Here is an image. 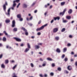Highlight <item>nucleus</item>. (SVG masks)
I'll return each instance as SVG.
<instances>
[{
	"instance_id": "1",
	"label": "nucleus",
	"mask_w": 77,
	"mask_h": 77,
	"mask_svg": "<svg viewBox=\"0 0 77 77\" xmlns=\"http://www.w3.org/2000/svg\"><path fill=\"white\" fill-rule=\"evenodd\" d=\"M48 26V24L47 23L44 26H42V27L39 28H37L36 29L37 31H39V30H42V29L44 28L45 27H46V26Z\"/></svg>"
},
{
	"instance_id": "2",
	"label": "nucleus",
	"mask_w": 77,
	"mask_h": 77,
	"mask_svg": "<svg viewBox=\"0 0 77 77\" xmlns=\"http://www.w3.org/2000/svg\"><path fill=\"white\" fill-rule=\"evenodd\" d=\"M27 46L28 48H26L25 50L24 51V52L25 53H27L28 51H29L30 48H31L30 46V44L29 43H27Z\"/></svg>"
},
{
	"instance_id": "3",
	"label": "nucleus",
	"mask_w": 77,
	"mask_h": 77,
	"mask_svg": "<svg viewBox=\"0 0 77 77\" xmlns=\"http://www.w3.org/2000/svg\"><path fill=\"white\" fill-rule=\"evenodd\" d=\"M8 2H5V4H4L3 7V9L4 10V11L6 12V6H8Z\"/></svg>"
},
{
	"instance_id": "4",
	"label": "nucleus",
	"mask_w": 77,
	"mask_h": 77,
	"mask_svg": "<svg viewBox=\"0 0 77 77\" xmlns=\"http://www.w3.org/2000/svg\"><path fill=\"white\" fill-rule=\"evenodd\" d=\"M21 29L23 30L24 32H25V35H26V36H28L29 35V33H28V32L27 31V30L25 29L24 27H22L21 28Z\"/></svg>"
},
{
	"instance_id": "5",
	"label": "nucleus",
	"mask_w": 77,
	"mask_h": 77,
	"mask_svg": "<svg viewBox=\"0 0 77 77\" xmlns=\"http://www.w3.org/2000/svg\"><path fill=\"white\" fill-rule=\"evenodd\" d=\"M66 8H65L62 12H61L60 13L59 15H62V16H63V15L65 14V12H66Z\"/></svg>"
},
{
	"instance_id": "6",
	"label": "nucleus",
	"mask_w": 77,
	"mask_h": 77,
	"mask_svg": "<svg viewBox=\"0 0 77 77\" xmlns=\"http://www.w3.org/2000/svg\"><path fill=\"white\" fill-rule=\"evenodd\" d=\"M14 39H15V40H16V41L17 42H21V39L20 38H17V37H14Z\"/></svg>"
},
{
	"instance_id": "7",
	"label": "nucleus",
	"mask_w": 77,
	"mask_h": 77,
	"mask_svg": "<svg viewBox=\"0 0 77 77\" xmlns=\"http://www.w3.org/2000/svg\"><path fill=\"white\" fill-rule=\"evenodd\" d=\"M11 27H15V21L14 20L12 21Z\"/></svg>"
},
{
	"instance_id": "8",
	"label": "nucleus",
	"mask_w": 77,
	"mask_h": 77,
	"mask_svg": "<svg viewBox=\"0 0 77 77\" xmlns=\"http://www.w3.org/2000/svg\"><path fill=\"white\" fill-rule=\"evenodd\" d=\"M58 30L59 29H58V28H56L53 29V32L54 33H56L57 32Z\"/></svg>"
},
{
	"instance_id": "9",
	"label": "nucleus",
	"mask_w": 77,
	"mask_h": 77,
	"mask_svg": "<svg viewBox=\"0 0 77 77\" xmlns=\"http://www.w3.org/2000/svg\"><path fill=\"white\" fill-rule=\"evenodd\" d=\"M11 11V8H9L8 11V13H6V14L7 15H8L9 17L10 16V12Z\"/></svg>"
},
{
	"instance_id": "10",
	"label": "nucleus",
	"mask_w": 77,
	"mask_h": 77,
	"mask_svg": "<svg viewBox=\"0 0 77 77\" xmlns=\"http://www.w3.org/2000/svg\"><path fill=\"white\" fill-rule=\"evenodd\" d=\"M35 49H39L40 48V46L38 45H35L34 47Z\"/></svg>"
},
{
	"instance_id": "11",
	"label": "nucleus",
	"mask_w": 77,
	"mask_h": 77,
	"mask_svg": "<svg viewBox=\"0 0 77 77\" xmlns=\"http://www.w3.org/2000/svg\"><path fill=\"white\" fill-rule=\"evenodd\" d=\"M54 20H60V17H54Z\"/></svg>"
},
{
	"instance_id": "12",
	"label": "nucleus",
	"mask_w": 77,
	"mask_h": 77,
	"mask_svg": "<svg viewBox=\"0 0 77 77\" xmlns=\"http://www.w3.org/2000/svg\"><path fill=\"white\" fill-rule=\"evenodd\" d=\"M72 9H69L68 11V13L69 14H72Z\"/></svg>"
},
{
	"instance_id": "13",
	"label": "nucleus",
	"mask_w": 77,
	"mask_h": 77,
	"mask_svg": "<svg viewBox=\"0 0 77 77\" xmlns=\"http://www.w3.org/2000/svg\"><path fill=\"white\" fill-rule=\"evenodd\" d=\"M67 69L69 70V71H71L72 68H71V66H68Z\"/></svg>"
},
{
	"instance_id": "14",
	"label": "nucleus",
	"mask_w": 77,
	"mask_h": 77,
	"mask_svg": "<svg viewBox=\"0 0 77 77\" xmlns=\"http://www.w3.org/2000/svg\"><path fill=\"white\" fill-rule=\"evenodd\" d=\"M56 51L57 53H60V50L59 48H57Z\"/></svg>"
},
{
	"instance_id": "15",
	"label": "nucleus",
	"mask_w": 77,
	"mask_h": 77,
	"mask_svg": "<svg viewBox=\"0 0 77 77\" xmlns=\"http://www.w3.org/2000/svg\"><path fill=\"white\" fill-rule=\"evenodd\" d=\"M12 76V77H17V75L16 74H15V73H14L13 74Z\"/></svg>"
},
{
	"instance_id": "16",
	"label": "nucleus",
	"mask_w": 77,
	"mask_h": 77,
	"mask_svg": "<svg viewBox=\"0 0 77 77\" xmlns=\"http://www.w3.org/2000/svg\"><path fill=\"white\" fill-rule=\"evenodd\" d=\"M10 21L9 19L6 20H5V23H10Z\"/></svg>"
},
{
	"instance_id": "17",
	"label": "nucleus",
	"mask_w": 77,
	"mask_h": 77,
	"mask_svg": "<svg viewBox=\"0 0 77 77\" xmlns=\"http://www.w3.org/2000/svg\"><path fill=\"white\" fill-rule=\"evenodd\" d=\"M3 33L6 36H8V33L7 32H6V31H4L3 32Z\"/></svg>"
},
{
	"instance_id": "18",
	"label": "nucleus",
	"mask_w": 77,
	"mask_h": 77,
	"mask_svg": "<svg viewBox=\"0 0 77 77\" xmlns=\"http://www.w3.org/2000/svg\"><path fill=\"white\" fill-rule=\"evenodd\" d=\"M66 18L67 20H70L71 18V17L70 16H67L66 17Z\"/></svg>"
},
{
	"instance_id": "19",
	"label": "nucleus",
	"mask_w": 77,
	"mask_h": 77,
	"mask_svg": "<svg viewBox=\"0 0 77 77\" xmlns=\"http://www.w3.org/2000/svg\"><path fill=\"white\" fill-rule=\"evenodd\" d=\"M23 8H27V5H26L25 4H24L23 5Z\"/></svg>"
},
{
	"instance_id": "20",
	"label": "nucleus",
	"mask_w": 77,
	"mask_h": 77,
	"mask_svg": "<svg viewBox=\"0 0 77 77\" xmlns=\"http://www.w3.org/2000/svg\"><path fill=\"white\" fill-rule=\"evenodd\" d=\"M17 28H14L13 29V32H17Z\"/></svg>"
},
{
	"instance_id": "21",
	"label": "nucleus",
	"mask_w": 77,
	"mask_h": 77,
	"mask_svg": "<svg viewBox=\"0 0 77 77\" xmlns=\"http://www.w3.org/2000/svg\"><path fill=\"white\" fill-rule=\"evenodd\" d=\"M17 17L18 18H21V14H19L17 15Z\"/></svg>"
},
{
	"instance_id": "22",
	"label": "nucleus",
	"mask_w": 77,
	"mask_h": 77,
	"mask_svg": "<svg viewBox=\"0 0 77 77\" xmlns=\"http://www.w3.org/2000/svg\"><path fill=\"white\" fill-rule=\"evenodd\" d=\"M9 63V60H6L5 61V63L7 64Z\"/></svg>"
},
{
	"instance_id": "23",
	"label": "nucleus",
	"mask_w": 77,
	"mask_h": 77,
	"mask_svg": "<svg viewBox=\"0 0 77 77\" xmlns=\"http://www.w3.org/2000/svg\"><path fill=\"white\" fill-rule=\"evenodd\" d=\"M66 50H67V48H64L63 49V52H66Z\"/></svg>"
},
{
	"instance_id": "24",
	"label": "nucleus",
	"mask_w": 77,
	"mask_h": 77,
	"mask_svg": "<svg viewBox=\"0 0 77 77\" xmlns=\"http://www.w3.org/2000/svg\"><path fill=\"white\" fill-rule=\"evenodd\" d=\"M62 20L63 23H67L68 22L66 20H64L63 18H62Z\"/></svg>"
},
{
	"instance_id": "25",
	"label": "nucleus",
	"mask_w": 77,
	"mask_h": 77,
	"mask_svg": "<svg viewBox=\"0 0 77 77\" xmlns=\"http://www.w3.org/2000/svg\"><path fill=\"white\" fill-rule=\"evenodd\" d=\"M17 65H15V66L13 67L12 68L13 69V70L15 69L16 68H17Z\"/></svg>"
},
{
	"instance_id": "26",
	"label": "nucleus",
	"mask_w": 77,
	"mask_h": 77,
	"mask_svg": "<svg viewBox=\"0 0 77 77\" xmlns=\"http://www.w3.org/2000/svg\"><path fill=\"white\" fill-rule=\"evenodd\" d=\"M16 5L17 4H16V3H15V1H14L13 4V7H15V6H16Z\"/></svg>"
},
{
	"instance_id": "27",
	"label": "nucleus",
	"mask_w": 77,
	"mask_h": 77,
	"mask_svg": "<svg viewBox=\"0 0 77 77\" xmlns=\"http://www.w3.org/2000/svg\"><path fill=\"white\" fill-rule=\"evenodd\" d=\"M65 4V2H62L61 3V6H63Z\"/></svg>"
},
{
	"instance_id": "28",
	"label": "nucleus",
	"mask_w": 77,
	"mask_h": 77,
	"mask_svg": "<svg viewBox=\"0 0 77 77\" xmlns=\"http://www.w3.org/2000/svg\"><path fill=\"white\" fill-rule=\"evenodd\" d=\"M2 40H3V41H6V38L5 37H3Z\"/></svg>"
},
{
	"instance_id": "29",
	"label": "nucleus",
	"mask_w": 77,
	"mask_h": 77,
	"mask_svg": "<svg viewBox=\"0 0 77 77\" xmlns=\"http://www.w3.org/2000/svg\"><path fill=\"white\" fill-rule=\"evenodd\" d=\"M55 39L57 41H58L59 39V37H56L55 38Z\"/></svg>"
},
{
	"instance_id": "30",
	"label": "nucleus",
	"mask_w": 77,
	"mask_h": 77,
	"mask_svg": "<svg viewBox=\"0 0 77 77\" xmlns=\"http://www.w3.org/2000/svg\"><path fill=\"white\" fill-rule=\"evenodd\" d=\"M47 59L48 60H50V61H52V60H53V59L50 58H47Z\"/></svg>"
},
{
	"instance_id": "31",
	"label": "nucleus",
	"mask_w": 77,
	"mask_h": 77,
	"mask_svg": "<svg viewBox=\"0 0 77 77\" xmlns=\"http://www.w3.org/2000/svg\"><path fill=\"white\" fill-rule=\"evenodd\" d=\"M65 28H63L61 30L62 32H65Z\"/></svg>"
},
{
	"instance_id": "32",
	"label": "nucleus",
	"mask_w": 77,
	"mask_h": 77,
	"mask_svg": "<svg viewBox=\"0 0 77 77\" xmlns=\"http://www.w3.org/2000/svg\"><path fill=\"white\" fill-rule=\"evenodd\" d=\"M1 67L2 68H5V65H4V64H2Z\"/></svg>"
},
{
	"instance_id": "33",
	"label": "nucleus",
	"mask_w": 77,
	"mask_h": 77,
	"mask_svg": "<svg viewBox=\"0 0 77 77\" xmlns=\"http://www.w3.org/2000/svg\"><path fill=\"white\" fill-rule=\"evenodd\" d=\"M61 69L60 68V67H58L57 68V70H58V71H61Z\"/></svg>"
},
{
	"instance_id": "34",
	"label": "nucleus",
	"mask_w": 77,
	"mask_h": 77,
	"mask_svg": "<svg viewBox=\"0 0 77 77\" xmlns=\"http://www.w3.org/2000/svg\"><path fill=\"white\" fill-rule=\"evenodd\" d=\"M65 55L64 54H63L61 57V58H62V59H63V58L65 57Z\"/></svg>"
},
{
	"instance_id": "35",
	"label": "nucleus",
	"mask_w": 77,
	"mask_h": 77,
	"mask_svg": "<svg viewBox=\"0 0 77 77\" xmlns=\"http://www.w3.org/2000/svg\"><path fill=\"white\" fill-rule=\"evenodd\" d=\"M45 65H46V62H45L44 63H43L42 64L43 66H45Z\"/></svg>"
},
{
	"instance_id": "36",
	"label": "nucleus",
	"mask_w": 77,
	"mask_h": 77,
	"mask_svg": "<svg viewBox=\"0 0 77 77\" xmlns=\"http://www.w3.org/2000/svg\"><path fill=\"white\" fill-rule=\"evenodd\" d=\"M64 60L65 62H66L68 60V58H65L64 59Z\"/></svg>"
},
{
	"instance_id": "37",
	"label": "nucleus",
	"mask_w": 77,
	"mask_h": 77,
	"mask_svg": "<svg viewBox=\"0 0 77 77\" xmlns=\"http://www.w3.org/2000/svg\"><path fill=\"white\" fill-rule=\"evenodd\" d=\"M50 75L51 76H53L54 75V73L53 72H51L50 73Z\"/></svg>"
},
{
	"instance_id": "38",
	"label": "nucleus",
	"mask_w": 77,
	"mask_h": 77,
	"mask_svg": "<svg viewBox=\"0 0 77 77\" xmlns=\"http://www.w3.org/2000/svg\"><path fill=\"white\" fill-rule=\"evenodd\" d=\"M31 66L32 67H34V65H33V64L32 63H31L30 64Z\"/></svg>"
},
{
	"instance_id": "39",
	"label": "nucleus",
	"mask_w": 77,
	"mask_h": 77,
	"mask_svg": "<svg viewBox=\"0 0 77 77\" xmlns=\"http://www.w3.org/2000/svg\"><path fill=\"white\" fill-rule=\"evenodd\" d=\"M41 33L40 32H38L37 33V35L38 36H39V35H41Z\"/></svg>"
},
{
	"instance_id": "40",
	"label": "nucleus",
	"mask_w": 77,
	"mask_h": 77,
	"mask_svg": "<svg viewBox=\"0 0 77 77\" xmlns=\"http://www.w3.org/2000/svg\"><path fill=\"white\" fill-rule=\"evenodd\" d=\"M52 66L53 67H54V66H55V64H54V63H53L52 64Z\"/></svg>"
},
{
	"instance_id": "41",
	"label": "nucleus",
	"mask_w": 77,
	"mask_h": 77,
	"mask_svg": "<svg viewBox=\"0 0 77 77\" xmlns=\"http://www.w3.org/2000/svg\"><path fill=\"white\" fill-rule=\"evenodd\" d=\"M2 57H3V54H1L0 55V59H2Z\"/></svg>"
},
{
	"instance_id": "42",
	"label": "nucleus",
	"mask_w": 77,
	"mask_h": 77,
	"mask_svg": "<svg viewBox=\"0 0 77 77\" xmlns=\"http://www.w3.org/2000/svg\"><path fill=\"white\" fill-rule=\"evenodd\" d=\"M14 2H20V0H16V1H14Z\"/></svg>"
},
{
	"instance_id": "43",
	"label": "nucleus",
	"mask_w": 77,
	"mask_h": 77,
	"mask_svg": "<svg viewBox=\"0 0 77 77\" xmlns=\"http://www.w3.org/2000/svg\"><path fill=\"white\" fill-rule=\"evenodd\" d=\"M26 19L27 21H29V20H30V19H29L28 17H27Z\"/></svg>"
},
{
	"instance_id": "44",
	"label": "nucleus",
	"mask_w": 77,
	"mask_h": 77,
	"mask_svg": "<svg viewBox=\"0 0 77 77\" xmlns=\"http://www.w3.org/2000/svg\"><path fill=\"white\" fill-rule=\"evenodd\" d=\"M32 19H33V17L31 16L30 17L29 20H32Z\"/></svg>"
},
{
	"instance_id": "45",
	"label": "nucleus",
	"mask_w": 77,
	"mask_h": 77,
	"mask_svg": "<svg viewBox=\"0 0 77 77\" xmlns=\"http://www.w3.org/2000/svg\"><path fill=\"white\" fill-rule=\"evenodd\" d=\"M71 45V44L69 43H68V44H67V46L68 47H70Z\"/></svg>"
},
{
	"instance_id": "46",
	"label": "nucleus",
	"mask_w": 77,
	"mask_h": 77,
	"mask_svg": "<svg viewBox=\"0 0 77 77\" xmlns=\"http://www.w3.org/2000/svg\"><path fill=\"white\" fill-rule=\"evenodd\" d=\"M69 38H72V35H70L69 36Z\"/></svg>"
},
{
	"instance_id": "47",
	"label": "nucleus",
	"mask_w": 77,
	"mask_h": 77,
	"mask_svg": "<svg viewBox=\"0 0 77 77\" xmlns=\"http://www.w3.org/2000/svg\"><path fill=\"white\" fill-rule=\"evenodd\" d=\"M39 76L40 77H43V75H42V74H40L39 75Z\"/></svg>"
},
{
	"instance_id": "48",
	"label": "nucleus",
	"mask_w": 77,
	"mask_h": 77,
	"mask_svg": "<svg viewBox=\"0 0 77 77\" xmlns=\"http://www.w3.org/2000/svg\"><path fill=\"white\" fill-rule=\"evenodd\" d=\"M19 19H20V21H22L23 20V19H22V18H21V17L19 18Z\"/></svg>"
},
{
	"instance_id": "49",
	"label": "nucleus",
	"mask_w": 77,
	"mask_h": 77,
	"mask_svg": "<svg viewBox=\"0 0 77 77\" xmlns=\"http://www.w3.org/2000/svg\"><path fill=\"white\" fill-rule=\"evenodd\" d=\"M20 5V3H19L17 6V8H18V7H19V6Z\"/></svg>"
},
{
	"instance_id": "50",
	"label": "nucleus",
	"mask_w": 77,
	"mask_h": 77,
	"mask_svg": "<svg viewBox=\"0 0 77 77\" xmlns=\"http://www.w3.org/2000/svg\"><path fill=\"white\" fill-rule=\"evenodd\" d=\"M41 23V20H40L39 22H38V24H40Z\"/></svg>"
},
{
	"instance_id": "51",
	"label": "nucleus",
	"mask_w": 77,
	"mask_h": 77,
	"mask_svg": "<svg viewBox=\"0 0 77 77\" xmlns=\"http://www.w3.org/2000/svg\"><path fill=\"white\" fill-rule=\"evenodd\" d=\"M21 47H23L24 46V44L22 43L20 45Z\"/></svg>"
},
{
	"instance_id": "52",
	"label": "nucleus",
	"mask_w": 77,
	"mask_h": 77,
	"mask_svg": "<svg viewBox=\"0 0 77 77\" xmlns=\"http://www.w3.org/2000/svg\"><path fill=\"white\" fill-rule=\"evenodd\" d=\"M3 33H0V36H3Z\"/></svg>"
},
{
	"instance_id": "53",
	"label": "nucleus",
	"mask_w": 77,
	"mask_h": 77,
	"mask_svg": "<svg viewBox=\"0 0 77 77\" xmlns=\"http://www.w3.org/2000/svg\"><path fill=\"white\" fill-rule=\"evenodd\" d=\"M35 2H34L33 3V4H32V6H34V5H35Z\"/></svg>"
},
{
	"instance_id": "54",
	"label": "nucleus",
	"mask_w": 77,
	"mask_h": 77,
	"mask_svg": "<svg viewBox=\"0 0 77 77\" xmlns=\"http://www.w3.org/2000/svg\"><path fill=\"white\" fill-rule=\"evenodd\" d=\"M2 23H0V28L2 27Z\"/></svg>"
},
{
	"instance_id": "55",
	"label": "nucleus",
	"mask_w": 77,
	"mask_h": 77,
	"mask_svg": "<svg viewBox=\"0 0 77 77\" xmlns=\"http://www.w3.org/2000/svg\"><path fill=\"white\" fill-rule=\"evenodd\" d=\"M53 22H54V20H52L51 22V23H53Z\"/></svg>"
},
{
	"instance_id": "56",
	"label": "nucleus",
	"mask_w": 77,
	"mask_h": 77,
	"mask_svg": "<svg viewBox=\"0 0 77 77\" xmlns=\"http://www.w3.org/2000/svg\"><path fill=\"white\" fill-rule=\"evenodd\" d=\"M44 77H47V74H45L44 75Z\"/></svg>"
},
{
	"instance_id": "57",
	"label": "nucleus",
	"mask_w": 77,
	"mask_h": 77,
	"mask_svg": "<svg viewBox=\"0 0 77 77\" xmlns=\"http://www.w3.org/2000/svg\"><path fill=\"white\" fill-rule=\"evenodd\" d=\"M40 60H41V61H42V62L43 61V60H42V58H40Z\"/></svg>"
},
{
	"instance_id": "58",
	"label": "nucleus",
	"mask_w": 77,
	"mask_h": 77,
	"mask_svg": "<svg viewBox=\"0 0 77 77\" xmlns=\"http://www.w3.org/2000/svg\"><path fill=\"white\" fill-rule=\"evenodd\" d=\"M34 13H36L37 12V10H35L34 11Z\"/></svg>"
},
{
	"instance_id": "59",
	"label": "nucleus",
	"mask_w": 77,
	"mask_h": 77,
	"mask_svg": "<svg viewBox=\"0 0 77 77\" xmlns=\"http://www.w3.org/2000/svg\"><path fill=\"white\" fill-rule=\"evenodd\" d=\"M47 12H46L45 13V16H46V15H47Z\"/></svg>"
},
{
	"instance_id": "60",
	"label": "nucleus",
	"mask_w": 77,
	"mask_h": 77,
	"mask_svg": "<svg viewBox=\"0 0 77 77\" xmlns=\"http://www.w3.org/2000/svg\"><path fill=\"white\" fill-rule=\"evenodd\" d=\"M47 6H48V5H45V7L46 8H47Z\"/></svg>"
},
{
	"instance_id": "61",
	"label": "nucleus",
	"mask_w": 77,
	"mask_h": 77,
	"mask_svg": "<svg viewBox=\"0 0 77 77\" xmlns=\"http://www.w3.org/2000/svg\"><path fill=\"white\" fill-rule=\"evenodd\" d=\"M75 65L76 66H77V62H76L75 63Z\"/></svg>"
},
{
	"instance_id": "62",
	"label": "nucleus",
	"mask_w": 77,
	"mask_h": 77,
	"mask_svg": "<svg viewBox=\"0 0 77 77\" xmlns=\"http://www.w3.org/2000/svg\"><path fill=\"white\" fill-rule=\"evenodd\" d=\"M3 45L2 43H0V47H2Z\"/></svg>"
},
{
	"instance_id": "63",
	"label": "nucleus",
	"mask_w": 77,
	"mask_h": 77,
	"mask_svg": "<svg viewBox=\"0 0 77 77\" xmlns=\"http://www.w3.org/2000/svg\"><path fill=\"white\" fill-rule=\"evenodd\" d=\"M9 47L8 45H7L6 46V48H8Z\"/></svg>"
},
{
	"instance_id": "64",
	"label": "nucleus",
	"mask_w": 77,
	"mask_h": 77,
	"mask_svg": "<svg viewBox=\"0 0 77 77\" xmlns=\"http://www.w3.org/2000/svg\"><path fill=\"white\" fill-rule=\"evenodd\" d=\"M66 74H68V71H66Z\"/></svg>"
}]
</instances>
